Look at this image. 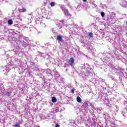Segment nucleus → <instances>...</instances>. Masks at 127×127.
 <instances>
[{
	"label": "nucleus",
	"mask_w": 127,
	"mask_h": 127,
	"mask_svg": "<svg viewBox=\"0 0 127 127\" xmlns=\"http://www.w3.org/2000/svg\"><path fill=\"white\" fill-rule=\"evenodd\" d=\"M19 11V12H25L26 11V9H25L24 7H23L22 9H20Z\"/></svg>",
	"instance_id": "nucleus-4"
},
{
	"label": "nucleus",
	"mask_w": 127,
	"mask_h": 127,
	"mask_svg": "<svg viewBox=\"0 0 127 127\" xmlns=\"http://www.w3.org/2000/svg\"><path fill=\"white\" fill-rule=\"evenodd\" d=\"M57 40H58V41L61 42H63V41H64V40H63V39L62 38V36L61 35H58L57 37Z\"/></svg>",
	"instance_id": "nucleus-3"
},
{
	"label": "nucleus",
	"mask_w": 127,
	"mask_h": 127,
	"mask_svg": "<svg viewBox=\"0 0 127 127\" xmlns=\"http://www.w3.org/2000/svg\"><path fill=\"white\" fill-rule=\"evenodd\" d=\"M75 63V62L74 61V58H71L70 60H69V64L70 65V66H72L73 64Z\"/></svg>",
	"instance_id": "nucleus-2"
},
{
	"label": "nucleus",
	"mask_w": 127,
	"mask_h": 127,
	"mask_svg": "<svg viewBox=\"0 0 127 127\" xmlns=\"http://www.w3.org/2000/svg\"><path fill=\"white\" fill-rule=\"evenodd\" d=\"M6 96H10V95H11V93H10V92H7V93H6Z\"/></svg>",
	"instance_id": "nucleus-11"
},
{
	"label": "nucleus",
	"mask_w": 127,
	"mask_h": 127,
	"mask_svg": "<svg viewBox=\"0 0 127 127\" xmlns=\"http://www.w3.org/2000/svg\"><path fill=\"white\" fill-rule=\"evenodd\" d=\"M52 101L53 103H56V102H57V99H56V97H53L52 99Z\"/></svg>",
	"instance_id": "nucleus-6"
},
{
	"label": "nucleus",
	"mask_w": 127,
	"mask_h": 127,
	"mask_svg": "<svg viewBox=\"0 0 127 127\" xmlns=\"http://www.w3.org/2000/svg\"><path fill=\"white\" fill-rule=\"evenodd\" d=\"M76 101H77V102H78V103H82V99L79 96L77 97Z\"/></svg>",
	"instance_id": "nucleus-5"
},
{
	"label": "nucleus",
	"mask_w": 127,
	"mask_h": 127,
	"mask_svg": "<svg viewBox=\"0 0 127 127\" xmlns=\"http://www.w3.org/2000/svg\"><path fill=\"white\" fill-rule=\"evenodd\" d=\"M54 5H55V2H51V6H54Z\"/></svg>",
	"instance_id": "nucleus-10"
},
{
	"label": "nucleus",
	"mask_w": 127,
	"mask_h": 127,
	"mask_svg": "<svg viewBox=\"0 0 127 127\" xmlns=\"http://www.w3.org/2000/svg\"><path fill=\"white\" fill-rule=\"evenodd\" d=\"M101 16H102V17H105V12H101Z\"/></svg>",
	"instance_id": "nucleus-9"
},
{
	"label": "nucleus",
	"mask_w": 127,
	"mask_h": 127,
	"mask_svg": "<svg viewBox=\"0 0 127 127\" xmlns=\"http://www.w3.org/2000/svg\"><path fill=\"white\" fill-rule=\"evenodd\" d=\"M76 89H75V88H73L72 90H71V94H74V92H75V90Z\"/></svg>",
	"instance_id": "nucleus-12"
},
{
	"label": "nucleus",
	"mask_w": 127,
	"mask_h": 127,
	"mask_svg": "<svg viewBox=\"0 0 127 127\" xmlns=\"http://www.w3.org/2000/svg\"><path fill=\"white\" fill-rule=\"evenodd\" d=\"M126 24L127 25V21L126 22Z\"/></svg>",
	"instance_id": "nucleus-18"
},
{
	"label": "nucleus",
	"mask_w": 127,
	"mask_h": 127,
	"mask_svg": "<svg viewBox=\"0 0 127 127\" xmlns=\"http://www.w3.org/2000/svg\"><path fill=\"white\" fill-rule=\"evenodd\" d=\"M114 15H116V13L114 14Z\"/></svg>",
	"instance_id": "nucleus-19"
},
{
	"label": "nucleus",
	"mask_w": 127,
	"mask_h": 127,
	"mask_svg": "<svg viewBox=\"0 0 127 127\" xmlns=\"http://www.w3.org/2000/svg\"><path fill=\"white\" fill-rule=\"evenodd\" d=\"M8 23L10 24V25H11L13 23V21L11 19H9L8 20Z\"/></svg>",
	"instance_id": "nucleus-7"
},
{
	"label": "nucleus",
	"mask_w": 127,
	"mask_h": 127,
	"mask_svg": "<svg viewBox=\"0 0 127 127\" xmlns=\"http://www.w3.org/2000/svg\"><path fill=\"white\" fill-rule=\"evenodd\" d=\"M55 127H60V125H59V124H56Z\"/></svg>",
	"instance_id": "nucleus-15"
},
{
	"label": "nucleus",
	"mask_w": 127,
	"mask_h": 127,
	"mask_svg": "<svg viewBox=\"0 0 127 127\" xmlns=\"http://www.w3.org/2000/svg\"><path fill=\"white\" fill-rule=\"evenodd\" d=\"M62 10L64 12L66 15H67V16H70V13L68 11V9H66L65 8H63Z\"/></svg>",
	"instance_id": "nucleus-1"
},
{
	"label": "nucleus",
	"mask_w": 127,
	"mask_h": 127,
	"mask_svg": "<svg viewBox=\"0 0 127 127\" xmlns=\"http://www.w3.org/2000/svg\"><path fill=\"white\" fill-rule=\"evenodd\" d=\"M83 105L85 106V107H88V103L84 102Z\"/></svg>",
	"instance_id": "nucleus-13"
},
{
	"label": "nucleus",
	"mask_w": 127,
	"mask_h": 127,
	"mask_svg": "<svg viewBox=\"0 0 127 127\" xmlns=\"http://www.w3.org/2000/svg\"><path fill=\"white\" fill-rule=\"evenodd\" d=\"M14 127H20V126H19V125H18V124H16V125H15Z\"/></svg>",
	"instance_id": "nucleus-14"
},
{
	"label": "nucleus",
	"mask_w": 127,
	"mask_h": 127,
	"mask_svg": "<svg viewBox=\"0 0 127 127\" xmlns=\"http://www.w3.org/2000/svg\"><path fill=\"white\" fill-rule=\"evenodd\" d=\"M88 37H90V38L93 37V33L92 32H89L88 35Z\"/></svg>",
	"instance_id": "nucleus-8"
},
{
	"label": "nucleus",
	"mask_w": 127,
	"mask_h": 127,
	"mask_svg": "<svg viewBox=\"0 0 127 127\" xmlns=\"http://www.w3.org/2000/svg\"><path fill=\"white\" fill-rule=\"evenodd\" d=\"M68 1V0H64V2H67Z\"/></svg>",
	"instance_id": "nucleus-16"
},
{
	"label": "nucleus",
	"mask_w": 127,
	"mask_h": 127,
	"mask_svg": "<svg viewBox=\"0 0 127 127\" xmlns=\"http://www.w3.org/2000/svg\"><path fill=\"white\" fill-rule=\"evenodd\" d=\"M83 0V1H85V2L87 1V0Z\"/></svg>",
	"instance_id": "nucleus-17"
}]
</instances>
